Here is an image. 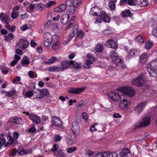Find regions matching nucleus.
I'll list each match as a JSON object with an SVG mask.
<instances>
[{
	"label": "nucleus",
	"mask_w": 157,
	"mask_h": 157,
	"mask_svg": "<svg viewBox=\"0 0 157 157\" xmlns=\"http://www.w3.org/2000/svg\"><path fill=\"white\" fill-rule=\"evenodd\" d=\"M154 61L150 62L147 66V70L150 76L152 77L157 76V66Z\"/></svg>",
	"instance_id": "nucleus-1"
},
{
	"label": "nucleus",
	"mask_w": 157,
	"mask_h": 157,
	"mask_svg": "<svg viewBox=\"0 0 157 157\" xmlns=\"http://www.w3.org/2000/svg\"><path fill=\"white\" fill-rule=\"evenodd\" d=\"M144 75L141 74L138 75L136 79H134L132 82V85L137 87H142L145 83Z\"/></svg>",
	"instance_id": "nucleus-2"
},
{
	"label": "nucleus",
	"mask_w": 157,
	"mask_h": 157,
	"mask_svg": "<svg viewBox=\"0 0 157 157\" xmlns=\"http://www.w3.org/2000/svg\"><path fill=\"white\" fill-rule=\"evenodd\" d=\"M121 91L123 92L124 94L128 95V96L132 97L135 94V90L132 87L127 86L122 88L120 90Z\"/></svg>",
	"instance_id": "nucleus-3"
},
{
	"label": "nucleus",
	"mask_w": 157,
	"mask_h": 157,
	"mask_svg": "<svg viewBox=\"0 0 157 157\" xmlns=\"http://www.w3.org/2000/svg\"><path fill=\"white\" fill-rule=\"evenodd\" d=\"M107 95L111 99L116 101L122 99L124 97V95L120 94L118 92H110Z\"/></svg>",
	"instance_id": "nucleus-4"
},
{
	"label": "nucleus",
	"mask_w": 157,
	"mask_h": 157,
	"mask_svg": "<svg viewBox=\"0 0 157 157\" xmlns=\"http://www.w3.org/2000/svg\"><path fill=\"white\" fill-rule=\"evenodd\" d=\"M44 36V44L46 47H49L51 45L52 36L48 32L45 33Z\"/></svg>",
	"instance_id": "nucleus-5"
},
{
	"label": "nucleus",
	"mask_w": 157,
	"mask_h": 157,
	"mask_svg": "<svg viewBox=\"0 0 157 157\" xmlns=\"http://www.w3.org/2000/svg\"><path fill=\"white\" fill-rule=\"evenodd\" d=\"M151 118L149 117H146L143 119V121L140 122L139 124L135 125L136 128H139L142 127L147 126L150 124V121Z\"/></svg>",
	"instance_id": "nucleus-6"
},
{
	"label": "nucleus",
	"mask_w": 157,
	"mask_h": 157,
	"mask_svg": "<svg viewBox=\"0 0 157 157\" xmlns=\"http://www.w3.org/2000/svg\"><path fill=\"white\" fill-rule=\"evenodd\" d=\"M147 102L141 101L137 104V106L134 109V110L138 114H139L143 110V108L146 105Z\"/></svg>",
	"instance_id": "nucleus-7"
},
{
	"label": "nucleus",
	"mask_w": 157,
	"mask_h": 157,
	"mask_svg": "<svg viewBox=\"0 0 157 157\" xmlns=\"http://www.w3.org/2000/svg\"><path fill=\"white\" fill-rule=\"evenodd\" d=\"M72 130L75 137L76 135L78 134L80 132V128L79 125L78 123L74 121L72 123Z\"/></svg>",
	"instance_id": "nucleus-8"
},
{
	"label": "nucleus",
	"mask_w": 157,
	"mask_h": 157,
	"mask_svg": "<svg viewBox=\"0 0 157 157\" xmlns=\"http://www.w3.org/2000/svg\"><path fill=\"white\" fill-rule=\"evenodd\" d=\"M29 45V43L27 41L25 40H21L16 45V47L24 49L27 48Z\"/></svg>",
	"instance_id": "nucleus-9"
},
{
	"label": "nucleus",
	"mask_w": 157,
	"mask_h": 157,
	"mask_svg": "<svg viewBox=\"0 0 157 157\" xmlns=\"http://www.w3.org/2000/svg\"><path fill=\"white\" fill-rule=\"evenodd\" d=\"M52 121L53 125L60 127L62 125V120L59 117H52Z\"/></svg>",
	"instance_id": "nucleus-10"
},
{
	"label": "nucleus",
	"mask_w": 157,
	"mask_h": 157,
	"mask_svg": "<svg viewBox=\"0 0 157 157\" xmlns=\"http://www.w3.org/2000/svg\"><path fill=\"white\" fill-rule=\"evenodd\" d=\"M7 138L8 139L9 142H7L4 144V146L6 147L9 144L12 145L13 146L16 145L17 142V140H16L14 139H13L11 135H8L7 136Z\"/></svg>",
	"instance_id": "nucleus-11"
},
{
	"label": "nucleus",
	"mask_w": 157,
	"mask_h": 157,
	"mask_svg": "<svg viewBox=\"0 0 157 157\" xmlns=\"http://www.w3.org/2000/svg\"><path fill=\"white\" fill-rule=\"evenodd\" d=\"M122 98L123 99L121 101L119 104V106L122 109L127 108L130 105V102L129 100L125 99L124 98V97Z\"/></svg>",
	"instance_id": "nucleus-12"
},
{
	"label": "nucleus",
	"mask_w": 157,
	"mask_h": 157,
	"mask_svg": "<svg viewBox=\"0 0 157 157\" xmlns=\"http://www.w3.org/2000/svg\"><path fill=\"white\" fill-rule=\"evenodd\" d=\"M85 90L84 87L74 88L70 87L68 91L69 93L72 94H78L83 91Z\"/></svg>",
	"instance_id": "nucleus-13"
},
{
	"label": "nucleus",
	"mask_w": 157,
	"mask_h": 157,
	"mask_svg": "<svg viewBox=\"0 0 157 157\" xmlns=\"http://www.w3.org/2000/svg\"><path fill=\"white\" fill-rule=\"evenodd\" d=\"M81 2V0H67L66 4L67 5H72L77 7Z\"/></svg>",
	"instance_id": "nucleus-14"
},
{
	"label": "nucleus",
	"mask_w": 157,
	"mask_h": 157,
	"mask_svg": "<svg viewBox=\"0 0 157 157\" xmlns=\"http://www.w3.org/2000/svg\"><path fill=\"white\" fill-rule=\"evenodd\" d=\"M40 93L39 96L38 95L35 97L36 98L41 99L43 98L45 96L48 95L49 94V92L48 90L46 89H44L39 91Z\"/></svg>",
	"instance_id": "nucleus-15"
},
{
	"label": "nucleus",
	"mask_w": 157,
	"mask_h": 157,
	"mask_svg": "<svg viewBox=\"0 0 157 157\" xmlns=\"http://www.w3.org/2000/svg\"><path fill=\"white\" fill-rule=\"evenodd\" d=\"M71 65L70 62L67 61H63L61 63V67H60L61 71H63L68 68Z\"/></svg>",
	"instance_id": "nucleus-16"
},
{
	"label": "nucleus",
	"mask_w": 157,
	"mask_h": 157,
	"mask_svg": "<svg viewBox=\"0 0 157 157\" xmlns=\"http://www.w3.org/2000/svg\"><path fill=\"white\" fill-rule=\"evenodd\" d=\"M30 119L36 124H38L40 123V119L37 116L33 114H28Z\"/></svg>",
	"instance_id": "nucleus-17"
},
{
	"label": "nucleus",
	"mask_w": 157,
	"mask_h": 157,
	"mask_svg": "<svg viewBox=\"0 0 157 157\" xmlns=\"http://www.w3.org/2000/svg\"><path fill=\"white\" fill-rule=\"evenodd\" d=\"M8 123H13L16 124H21L22 123V119L15 117H13L9 120Z\"/></svg>",
	"instance_id": "nucleus-18"
},
{
	"label": "nucleus",
	"mask_w": 157,
	"mask_h": 157,
	"mask_svg": "<svg viewBox=\"0 0 157 157\" xmlns=\"http://www.w3.org/2000/svg\"><path fill=\"white\" fill-rule=\"evenodd\" d=\"M99 17L101 19L105 22L108 23L110 21L109 18L104 12H101Z\"/></svg>",
	"instance_id": "nucleus-19"
},
{
	"label": "nucleus",
	"mask_w": 157,
	"mask_h": 157,
	"mask_svg": "<svg viewBox=\"0 0 157 157\" xmlns=\"http://www.w3.org/2000/svg\"><path fill=\"white\" fill-rule=\"evenodd\" d=\"M78 25H75L73 26L72 30V32H71L69 36V38L71 39L75 35L78 33Z\"/></svg>",
	"instance_id": "nucleus-20"
},
{
	"label": "nucleus",
	"mask_w": 157,
	"mask_h": 157,
	"mask_svg": "<svg viewBox=\"0 0 157 157\" xmlns=\"http://www.w3.org/2000/svg\"><path fill=\"white\" fill-rule=\"evenodd\" d=\"M130 153V151L129 149L127 147H125L122 149L120 155L121 157H129L128 154Z\"/></svg>",
	"instance_id": "nucleus-21"
},
{
	"label": "nucleus",
	"mask_w": 157,
	"mask_h": 157,
	"mask_svg": "<svg viewBox=\"0 0 157 157\" xmlns=\"http://www.w3.org/2000/svg\"><path fill=\"white\" fill-rule=\"evenodd\" d=\"M113 61H114L117 66H120L122 68L125 67V66L123 64V60L120 59L119 58L118 56Z\"/></svg>",
	"instance_id": "nucleus-22"
},
{
	"label": "nucleus",
	"mask_w": 157,
	"mask_h": 157,
	"mask_svg": "<svg viewBox=\"0 0 157 157\" xmlns=\"http://www.w3.org/2000/svg\"><path fill=\"white\" fill-rule=\"evenodd\" d=\"M135 2L136 4L141 7L145 6L147 4V0H135Z\"/></svg>",
	"instance_id": "nucleus-23"
},
{
	"label": "nucleus",
	"mask_w": 157,
	"mask_h": 157,
	"mask_svg": "<svg viewBox=\"0 0 157 157\" xmlns=\"http://www.w3.org/2000/svg\"><path fill=\"white\" fill-rule=\"evenodd\" d=\"M107 43L109 45V47L114 49H116L117 47L116 43L113 40H109L107 41Z\"/></svg>",
	"instance_id": "nucleus-24"
},
{
	"label": "nucleus",
	"mask_w": 157,
	"mask_h": 157,
	"mask_svg": "<svg viewBox=\"0 0 157 157\" xmlns=\"http://www.w3.org/2000/svg\"><path fill=\"white\" fill-rule=\"evenodd\" d=\"M69 15L67 14H63L61 17V21L62 24H66L69 20Z\"/></svg>",
	"instance_id": "nucleus-25"
},
{
	"label": "nucleus",
	"mask_w": 157,
	"mask_h": 157,
	"mask_svg": "<svg viewBox=\"0 0 157 157\" xmlns=\"http://www.w3.org/2000/svg\"><path fill=\"white\" fill-rule=\"evenodd\" d=\"M99 10V9L98 7L97 6L94 7L91 9L90 13L91 14L93 15L98 16V13L99 12L98 11Z\"/></svg>",
	"instance_id": "nucleus-26"
},
{
	"label": "nucleus",
	"mask_w": 157,
	"mask_h": 157,
	"mask_svg": "<svg viewBox=\"0 0 157 157\" xmlns=\"http://www.w3.org/2000/svg\"><path fill=\"white\" fill-rule=\"evenodd\" d=\"M147 58V55L145 53H143L140 57V61L142 64L144 63Z\"/></svg>",
	"instance_id": "nucleus-27"
},
{
	"label": "nucleus",
	"mask_w": 157,
	"mask_h": 157,
	"mask_svg": "<svg viewBox=\"0 0 157 157\" xmlns=\"http://www.w3.org/2000/svg\"><path fill=\"white\" fill-rule=\"evenodd\" d=\"M22 64L24 66H26V65H28L30 63L29 58H28L27 56H25L22 60Z\"/></svg>",
	"instance_id": "nucleus-28"
},
{
	"label": "nucleus",
	"mask_w": 157,
	"mask_h": 157,
	"mask_svg": "<svg viewBox=\"0 0 157 157\" xmlns=\"http://www.w3.org/2000/svg\"><path fill=\"white\" fill-rule=\"evenodd\" d=\"M68 7V10L69 11V13L71 15L73 14L75 10V8L76 7H75L72 5H67Z\"/></svg>",
	"instance_id": "nucleus-29"
},
{
	"label": "nucleus",
	"mask_w": 157,
	"mask_h": 157,
	"mask_svg": "<svg viewBox=\"0 0 157 157\" xmlns=\"http://www.w3.org/2000/svg\"><path fill=\"white\" fill-rule=\"evenodd\" d=\"M60 67L52 66L48 68V70L50 71H61Z\"/></svg>",
	"instance_id": "nucleus-30"
},
{
	"label": "nucleus",
	"mask_w": 157,
	"mask_h": 157,
	"mask_svg": "<svg viewBox=\"0 0 157 157\" xmlns=\"http://www.w3.org/2000/svg\"><path fill=\"white\" fill-rule=\"evenodd\" d=\"M54 154L57 157H63L65 155L64 153L61 150L55 151Z\"/></svg>",
	"instance_id": "nucleus-31"
},
{
	"label": "nucleus",
	"mask_w": 157,
	"mask_h": 157,
	"mask_svg": "<svg viewBox=\"0 0 157 157\" xmlns=\"http://www.w3.org/2000/svg\"><path fill=\"white\" fill-rule=\"evenodd\" d=\"M103 50V47L101 44H97L95 48V50L96 52H102Z\"/></svg>",
	"instance_id": "nucleus-32"
},
{
	"label": "nucleus",
	"mask_w": 157,
	"mask_h": 157,
	"mask_svg": "<svg viewBox=\"0 0 157 157\" xmlns=\"http://www.w3.org/2000/svg\"><path fill=\"white\" fill-rule=\"evenodd\" d=\"M118 56V54L114 50H113L111 52L110 55V57L112 59V60H114Z\"/></svg>",
	"instance_id": "nucleus-33"
},
{
	"label": "nucleus",
	"mask_w": 157,
	"mask_h": 157,
	"mask_svg": "<svg viewBox=\"0 0 157 157\" xmlns=\"http://www.w3.org/2000/svg\"><path fill=\"white\" fill-rule=\"evenodd\" d=\"M71 65L74 68L76 69H78L80 68V64L75 62H74L72 61H70Z\"/></svg>",
	"instance_id": "nucleus-34"
},
{
	"label": "nucleus",
	"mask_w": 157,
	"mask_h": 157,
	"mask_svg": "<svg viewBox=\"0 0 157 157\" xmlns=\"http://www.w3.org/2000/svg\"><path fill=\"white\" fill-rule=\"evenodd\" d=\"M129 54L132 57L137 56L138 53L136 49H132L130 51Z\"/></svg>",
	"instance_id": "nucleus-35"
},
{
	"label": "nucleus",
	"mask_w": 157,
	"mask_h": 157,
	"mask_svg": "<svg viewBox=\"0 0 157 157\" xmlns=\"http://www.w3.org/2000/svg\"><path fill=\"white\" fill-rule=\"evenodd\" d=\"M56 58L54 57H52L48 60V62H44V63L47 64H49L52 63L56 61Z\"/></svg>",
	"instance_id": "nucleus-36"
},
{
	"label": "nucleus",
	"mask_w": 157,
	"mask_h": 157,
	"mask_svg": "<svg viewBox=\"0 0 157 157\" xmlns=\"http://www.w3.org/2000/svg\"><path fill=\"white\" fill-rule=\"evenodd\" d=\"M27 152L28 151L27 150H24L22 148L21 149H19L17 150L18 153L20 155H25L27 153Z\"/></svg>",
	"instance_id": "nucleus-37"
},
{
	"label": "nucleus",
	"mask_w": 157,
	"mask_h": 157,
	"mask_svg": "<svg viewBox=\"0 0 157 157\" xmlns=\"http://www.w3.org/2000/svg\"><path fill=\"white\" fill-rule=\"evenodd\" d=\"M60 47V44L59 42H57L54 43L52 45V48L53 49L56 50Z\"/></svg>",
	"instance_id": "nucleus-38"
},
{
	"label": "nucleus",
	"mask_w": 157,
	"mask_h": 157,
	"mask_svg": "<svg viewBox=\"0 0 157 157\" xmlns=\"http://www.w3.org/2000/svg\"><path fill=\"white\" fill-rule=\"evenodd\" d=\"M1 21L6 24H8L9 21L8 20V16L5 15L1 19Z\"/></svg>",
	"instance_id": "nucleus-39"
},
{
	"label": "nucleus",
	"mask_w": 157,
	"mask_h": 157,
	"mask_svg": "<svg viewBox=\"0 0 157 157\" xmlns=\"http://www.w3.org/2000/svg\"><path fill=\"white\" fill-rule=\"evenodd\" d=\"M77 147H72L68 148L67 149V151L68 153H71L76 151Z\"/></svg>",
	"instance_id": "nucleus-40"
},
{
	"label": "nucleus",
	"mask_w": 157,
	"mask_h": 157,
	"mask_svg": "<svg viewBox=\"0 0 157 157\" xmlns=\"http://www.w3.org/2000/svg\"><path fill=\"white\" fill-rule=\"evenodd\" d=\"M109 7L110 9L113 10L115 8V5L113 2L111 1L109 3Z\"/></svg>",
	"instance_id": "nucleus-41"
},
{
	"label": "nucleus",
	"mask_w": 157,
	"mask_h": 157,
	"mask_svg": "<svg viewBox=\"0 0 157 157\" xmlns=\"http://www.w3.org/2000/svg\"><path fill=\"white\" fill-rule=\"evenodd\" d=\"M132 13L129 10H127L125 12H123L122 15L123 17H129L131 16Z\"/></svg>",
	"instance_id": "nucleus-42"
},
{
	"label": "nucleus",
	"mask_w": 157,
	"mask_h": 157,
	"mask_svg": "<svg viewBox=\"0 0 157 157\" xmlns=\"http://www.w3.org/2000/svg\"><path fill=\"white\" fill-rule=\"evenodd\" d=\"M153 46V43L149 42H147L145 44V47L147 49H149Z\"/></svg>",
	"instance_id": "nucleus-43"
},
{
	"label": "nucleus",
	"mask_w": 157,
	"mask_h": 157,
	"mask_svg": "<svg viewBox=\"0 0 157 157\" xmlns=\"http://www.w3.org/2000/svg\"><path fill=\"white\" fill-rule=\"evenodd\" d=\"M15 93V91L14 90L8 92L5 95L6 96L10 97L13 96Z\"/></svg>",
	"instance_id": "nucleus-44"
},
{
	"label": "nucleus",
	"mask_w": 157,
	"mask_h": 157,
	"mask_svg": "<svg viewBox=\"0 0 157 157\" xmlns=\"http://www.w3.org/2000/svg\"><path fill=\"white\" fill-rule=\"evenodd\" d=\"M13 37V35L12 33H9L7 35L5 36V40L7 41L9 38H12Z\"/></svg>",
	"instance_id": "nucleus-45"
},
{
	"label": "nucleus",
	"mask_w": 157,
	"mask_h": 157,
	"mask_svg": "<svg viewBox=\"0 0 157 157\" xmlns=\"http://www.w3.org/2000/svg\"><path fill=\"white\" fill-rule=\"evenodd\" d=\"M59 148V146L57 144H55L53 145V147L51 149L52 151L55 153V151H57V150Z\"/></svg>",
	"instance_id": "nucleus-46"
},
{
	"label": "nucleus",
	"mask_w": 157,
	"mask_h": 157,
	"mask_svg": "<svg viewBox=\"0 0 157 157\" xmlns=\"http://www.w3.org/2000/svg\"><path fill=\"white\" fill-rule=\"evenodd\" d=\"M136 40L139 43H141L144 41L141 36H138L136 38Z\"/></svg>",
	"instance_id": "nucleus-47"
},
{
	"label": "nucleus",
	"mask_w": 157,
	"mask_h": 157,
	"mask_svg": "<svg viewBox=\"0 0 157 157\" xmlns=\"http://www.w3.org/2000/svg\"><path fill=\"white\" fill-rule=\"evenodd\" d=\"M61 11L65 10L67 8L66 5L64 4L60 5L59 7Z\"/></svg>",
	"instance_id": "nucleus-48"
},
{
	"label": "nucleus",
	"mask_w": 157,
	"mask_h": 157,
	"mask_svg": "<svg viewBox=\"0 0 157 157\" xmlns=\"http://www.w3.org/2000/svg\"><path fill=\"white\" fill-rule=\"evenodd\" d=\"M56 2L54 1H50L48 2L46 5V7H49L52 6V5L55 4Z\"/></svg>",
	"instance_id": "nucleus-49"
},
{
	"label": "nucleus",
	"mask_w": 157,
	"mask_h": 157,
	"mask_svg": "<svg viewBox=\"0 0 157 157\" xmlns=\"http://www.w3.org/2000/svg\"><path fill=\"white\" fill-rule=\"evenodd\" d=\"M82 118L86 122L88 121L87 115L86 113H83L82 114Z\"/></svg>",
	"instance_id": "nucleus-50"
},
{
	"label": "nucleus",
	"mask_w": 157,
	"mask_h": 157,
	"mask_svg": "<svg viewBox=\"0 0 157 157\" xmlns=\"http://www.w3.org/2000/svg\"><path fill=\"white\" fill-rule=\"evenodd\" d=\"M109 157H117V154L115 152H109Z\"/></svg>",
	"instance_id": "nucleus-51"
},
{
	"label": "nucleus",
	"mask_w": 157,
	"mask_h": 157,
	"mask_svg": "<svg viewBox=\"0 0 157 157\" xmlns=\"http://www.w3.org/2000/svg\"><path fill=\"white\" fill-rule=\"evenodd\" d=\"M84 36V34L82 31H80L78 32L77 35V37L79 38H82Z\"/></svg>",
	"instance_id": "nucleus-52"
},
{
	"label": "nucleus",
	"mask_w": 157,
	"mask_h": 157,
	"mask_svg": "<svg viewBox=\"0 0 157 157\" xmlns=\"http://www.w3.org/2000/svg\"><path fill=\"white\" fill-rule=\"evenodd\" d=\"M26 96L28 97H31L33 95V92L31 91H29L26 93Z\"/></svg>",
	"instance_id": "nucleus-53"
},
{
	"label": "nucleus",
	"mask_w": 157,
	"mask_h": 157,
	"mask_svg": "<svg viewBox=\"0 0 157 157\" xmlns=\"http://www.w3.org/2000/svg\"><path fill=\"white\" fill-rule=\"evenodd\" d=\"M135 0H128V4L130 5L134 6L136 5L135 2Z\"/></svg>",
	"instance_id": "nucleus-54"
},
{
	"label": "nucleus",
	"mask_w": 157,
	"mask_h": 157,
	"mask_svg": "<svg viewBox=\"0 0 157 157\" xmlns=\"http://www.w3.org/2000/svg\"><path fill=\"white\" fill-rule=\"evenodd\" d=\"M18 16V14L15 12H13L11 14V17L13 19H15Z\"/></svg>",
	"instance_id": "nucleus-55"
},
{
	"label": "nucleus",
	"mask_w": 157,
	"mask_h": 157,
	"mask_svg": "<svg viewBox=\"0 0 157 157\" xmlns=\"http://www.w3.org/2000/svg\"><path fill=\"white\" fill-rule=\"evenodd\" d=\"M17 48V49H16V53L20 55H22L23 53V52L19 48Z\"/></svg>",
	"instance_id": "nucleus-56"
},
{
	"label": "nucleus",
	"mask_w": 157,
	"mask_h": 157,
	"mask_svg": "<svg viewBox=\"0 0 157 157\" xmlns=\"http://www.w3.org/2000/svg\"><path fill=\"white\" fill-rule=\"evenodd\" d=\"M152 33L154 36L157 37V27L153 30Z\"/></svg>",
	"instance_id": "nucleus-57"
},
{
	"label": "nucleus",
	"mask_w": 157,
	"mask_h": 157,
	"mask_svg": "<svg viewBox=\"0 0 157 157\" xmlns=\"http://www.w3.org/2000/svg\"><path fill=\"white\" fill-rule=\"evenodd\" d=\"M19 133L18 132H14L13 133V136L14 139L17 140L19 136Z\"/></svg>",
	"instance_id": "nucleus-58"
},
{
	"label": "nucleus",
	"mask_w": 157,
	"mask_h": 157,
	"mask_svg": "<svg viewBox=\"0 0 157 157\" xmlns=\"http://www.w3.org/2000/svg\"><path fill=\"white\" fill-rule=\"evenodd\" d=\"M55 140L56 142L59 141L61 140V136L60 135H58L55 137Z\"/></svg>",
	"instance_id": "nucleus-59"
},
{
	"label": "nucleus",
	"mask_w": 157,
	"mask_h": 157,
	"mask_svg": "<svg viewBox=\"0 0 157 157\" xmlns=\"http://www.w3.org/2000/svg\"><path fill=\"white\" fill-rule=\"evenodd\" d=\"M88 62L86 61V63H85L83 65V67L85 68L86 69H89L90 68V64H89Z\"/></svg>",
	"instance_id": "nucleus-60"
},
{
	"label": "nucleus",
	"mask_w": 157,
	"mask_h": 157,
	"mask_svg": "<svg viewBox=\"0 0 157 157\" xmlns=\"http://www.w3.org/2000/svg\"><path fill=\"white\" fill-rule=\"evenodd\" d=\"M109 152H106L102 153L103 157H109Z\"/></svg>",
	"instance_id": "nucleus-61"
},
{
	"label": "nucleus",
	"mask_w": 157,
	"mask_h": 157,
	"mask_svg": "<svg viewBox=\"0 0 157 157\" xmlns=\"http://www.w3.org/2000/svg\"><path fill=\"white\" fill-rule=\"evenodd\" d=\"M113 117L115 118H121V116L119 113H114Z\"/></svg>",
	"instance_id": "nucleus-62"
},
{
	"label": "nucleus",
	"mask_w": 157,
	"mask_h": 157,
	"mask_svg": "<svg viewBox=\"0 0 157 157\" xmlns=\"http://www.w3.org/2000/svg\"><path fill=\"white\" fill-rule=\"evenodd\" d=\"M33 74L34 72L32 71H30L28 73V74L29 75L30 77L31 78H34Z\"/></svg>",
	"instance_id": "nucleus-63"
},
{
	"label": "nucleus",
	"mask_w": 157,
	"mask_h": 157,
	"mask_svg": "<svg viewBox=\"0 0 157 157\" xmlns=\"http://www.w3.org/2000/svg\"><path fill=\"white\" fill-rule=\"evenodd\" d=\"M1 33L2 34L5 35L7 34L8 31L5 29H2L1 30Z\"/></svg>",
	"instance_id": "nucleus-64"
}]
</instances>
